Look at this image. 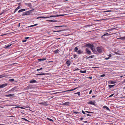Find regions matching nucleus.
Segmentation results:
<instances>
[{
  "mask_svg": "<svg viewBox=\"0 0 125 125\" xmlns=\"http://www.w3.org/2000/svg\"><path fill=\"white\" fill-rule=\"evenodd\" d=\"M85 112H86L88 113H93V112H90L87 111H85Z\"/></svg>",
  "mask_w": 125,
  "mask_h": 125,
  "instance_id": "obj_41",
  "label": "nucleus"
},
{
  "mask_svg": "<svg viewBox=\"0 0 125 125\" xmlns=\"http://www.w3.org/2000/svg\"><path fill=\"white\" fill-rule=\"evenodd\" d=\"M16 108H21L22 109H24L23 107H20V106H16Z\"/></svg>",
  "mask_w": 125,
  "mask_h": 125,
  "instance_id": "obj_35",
  "label": "nucleus"
},
{
  "mask_svg": "<svg viewBox=\"0 0 125 125\" xmlns=\"http://www.w3.org/2000/svg\"><path fill=\"white\" fill-rule=\"evenodd\" d=\"M33 88V87L31 85H29L27 86L26 87V89H32Z\"/></svg>",
  "mask_w": 125,
  "mask_h": 125,
  "instance_id": "obj_7",
  "label": "nucleus"
},
{
  "mask_svg": "<svg viewBox=\"0 0 125 125\" xmlns=\"http://www.w3.org/2000/svg\"><path fill=\"white\" fill-rule=\"evenodd\" d=\"M115 85H108L109 87V88H111L115 86Z\"/></svg>",
  "mask_w": 125,
  "mask_h": 125,
  "instance_id": "obj_21",
  "label": "nucleus"
},
{
  "mask_svg": "<svg viewBox=\"0 0 125 125\" xmlns=\"http://www.w3.org/2000/svg\"><path fill=\"white\" fill-rule=\"evenodd\" d=\"M109 57H108V58H105V59L106 60H108L109 59Z\"/></svg>",
  "mask_w": 125,
  "mask_h": 125,
  "instance_id": "obj_57",
  "label": "nucleus"
},
{
  "mask_svg": "<svg viewBox=\"0 0 125 125\" xmlns=\"http://www.w3.org/2000/svg\"><path fill=\"white\" fill-rule=\"evenodd\" d=\"M77 88H76L74 89H71V90H66V91H63L62 92H61V93H64V92H66L72 91H73V90H75Z\"/></svg>",
  "mask_w": 125,
  "mask_h": 125,
  "instance_id": "obj_9",
  "label": "nucleus"
},
{
  "mask_svg": "<svg viewBox=\"0 0 125 125\" xmlns=\"http://www.w3.org/2000/svg\"><path fill=\"white\" fill-rule=\"evenodd\" d=\"M47 119L48 120H49L50 121H52V122L53 121V120L52 119L50 118H47Z\"/></svg>",
  "mask_w": 125,
  "mask_h": 125,
  "instance_id": "obj_27",
  "label": "nucleus"
},
{
  "mask_svg": "<svg viewBox=\"0 0 125 125\" xmlns=\"http://www.w3.org/2000/svg\"><path fill=\"white\" fill-rule=\"evenodd\" d=\"M82 113L84 114H85V113L83 111V110H82Z\"/></svg>",
  "mask_w": 125,
  "mask_h": 125,
  "instance_id": "obj_51",
  "label": "nucleus"
},
{
  "mask_svg": "<svg viewBox=\"0 0 125 125\" xmlns=\"http://www.w3.org/2000/svg\"><path fill=\"white\" fill-rule=\"evenodd\" d=\"M26 40H23L22 41V42H26Z\"/></svg>",
  "mask_w": 125,
  "mask_h": 125,
  "instance_id": "obj_56",
  "label": "nucleus"
},
{
  "mask_svg": "<svg viewBox=\"0 0 125 125\" xmlns=\"http://www.w3.org/2000/svg\"><path fill=\"white\" fill-rule=\"evenodd\" d=\"M94 57V55H91V56H90V58H93Z\"/></svg>",
  "mask_w": 125,
  "mask_h": 125,
  "instance_id": "obj_45",
  "label": "nucleus"
},
{
  "mask_svg": "<svg viewBox=\"0 0 125 125\" xmlns=\"http://www.w3.org/2000/svg\"><path fill=\"white\" fill-rule=\"evenodd\" d=\"M111 56V54H109V57H108L109 58Z\"/></svg>",
  "mask_w": 125,
  "mask_h": 125,
  "instance_id": "obj_59",
  "label": "nucleus"
},
{
  "mask_svg": "<svg viewBox=\"0 0 125 125\" xmlns=\"http://www.w3.org/2000/svg\"><path fill=\"white\" fill-rule=\"evenodd\" d=\"M78 50V48L77 47H76L74 49V51L75 52H77V50Z\"/></svg>",
  "mask_w": 125,
  "mask_h": 125,
  "instance_id": "obj_25",
  "label": "nucleus"
},
{
  "mask_svg": "<svg viewBox=\"0 0 125 125\" xmlns=\"http://www.w3.org/2000/svg\"><path fill=\"white\" fill-rule=\"evenodd\" d=\"M56 15L50 16L49 17H57L60 16H63V15Z\"/></svg>",
  "mask_w": 125,
  "mask_h": 125,
  "instance_id": "obj_6",
  "label": "nucleus"
},
{
  "mask_svg": "<svg viewBox=\"0 0 125 125\" xmlns=\"http://www.w3.org/2000/svg\"><path fill=\"white\" fill-rule=\"evenodd\" d=\"M97 51L99 53H101L103 50L102 48L100 47H97Z\"/></svg>",
  "mask_w": 125,
  "mask_h": 125,
  "instance_id": "obj_1",
  "label": "nucleus"
},
{
  "mask_svg": "<svg viewBox=\"0 0 125 125\" xmlns=\"http://www.w3.org/2000/svg\"><path fill=\"white\" fill-rule=\"evenodd\" d=\"M12 44L9 45L5 47L6 48H9V47Z\"/></svg>",
  "mask_w": 125,
  "mask_h": 125,
  "instance_id": "obj_24",
  "label": "nucleus"
},
{
  "mask_svg": "<svg viewBox=\"0 0 125 125\" xmlns=\"http://www.w3.org/2000/svg\"><path fill=\"white\" fill-rule=\"evenodd\" d=\"M118 39H121V40H123V39H125V37H121L120 38H118Z\"/></svg>",
  "mask_w": 125,
  "mask_h": 125,
  "instance_id": "obj_33",
  "label": "nucleus"
},
{
  "mask_svg": "<svg viewBox=\"0 0 125 125\" xmlns=\"http://www.w3.org/2000/svg\"><path fill=\"white\" fill-rule=\"evenodd\" d=\"M88 78H89L90 79H92V77L91 76V77H88Z\"/></svg>",
  "mask_w": 125,
  "mask_h": 125,
  "instance_id": "obj_52",
  "label": "nucleus"
},
{
  "mask_svg": "<svg viewBox=\"0 0 125 125\" xmlns=\"http://www.w3.org/2000/svg\"><path fill=\"white\" fill-rule=\"evenodd\" d=\"M80 92H77V93H75V94H78V95H80Z\"/></svg>",
  "mask_w": 125,
  "mask_h": 125,
  "instance_id": "obj_39",
  "label": "nucleus"
},
{
  "mask_svg": "<svg viewBox=\"0 0 125 125\" xmlns=\"http://www.w3.org/2000/svg\"><path fill=\"white\" fill-rule=\"evenodd\" d=\"M38 76V75H42V73H39V74H36Z\"/></svg>",
  "mask_w": 125,
  "mask_h": 125,
  "instance_id": "obj_46",
  "label": "nucleus"
},
{
  "mask_svg": "<svg viewBox=\"0 0 125 125\" xmlns=\"http://www.w3.org/2000/svg\"><path fill=\"white\" fill-rule=\"evenodd\" d=\"M14 80L13 79H11L9 80V81L12 82L13 81H14Z\"/></svg>",
  "mask_w": 125,
  "mask_h": 125,
  "instance_id": "obj_30",
  "label": "nucleus"
},
{
  "mask_svg": "<svg viewBox=\"0 0 125 125\" xmlns=\"http://www.w3.org/2000/svg\"><path fill=\"white\" fill-rule=\"evenodd\" d=\"M7 83L3 84L1 85H0V88H3L7 86Z\"/></svg>",
  "mask_w": 125,
  "mask_h": 125,
  "instance_id": "obj_8",
  "label": "nucleus"
},
{
  "mask_svg": "<svg viewBox=\"0 0 125 125\" xmlns=\"http://www.w3.org/2000/svg\"><path fill=\"white\" fill-rule=\"evenodd\" d=\"M60 92H57V93H54V94H57V93H60Z\"/></svg>",
  "mask_w": 125,
  "mask_h": 125,
  "instance_id": "obj_62",
  "label": "nucleus"
},
{
  "mask_svg": "<svg viewBox=\"0 0 125 125\" xmlns=\"http://www.w3.org/2000/svg\"><path fill=\"white\" fill-rule=\"evenodd\" d=\"M4 101H0V103L1 102H4Z\"/></svg>",
  "mask_w": 125,
  "mask_h": 125,
  "instance_id": "obj_61",
  "label": "nucleus"
},
{
  "mask_svg": "<svg viewBox=\"0 0 125 125\" xmlns=\"http://www.w3.org/2000/svg\"><path fill=\"white\" fill-rule=\"evenodd\" d=\"M80 72L81 73H85L86 72V70H85L84 71H83L81 70L80 71Z\"/></svg>",
  "mask_w": 125,
  "mask_h": 125,
  "instance_id": "obj_22",
  "label": "nucleus"
},
{
  "mask_svg": "<svg viewBox=\"0 0 125 125\" xmlns=\"http://www.w3.org/2000/svg\"><path fill=\"white\" fill-rule=\"evenodd\" d=\"M42 59V61H44L46 59H44V58H43V59Z\"/></svg>",
  "mask_w": 125,
  "mask_h": 125,
  "instance_id": "obj_55",
  "label": "nucleus"
},
{
  "mask_svg": "<svg viewBox=\"0 0 125 125\" xmlns=\"http://www.w3.org/2000/svg\"><path fill=\"white\" fill-rule=\"evenodd\" d=\"M83 122L84 123H87L88 122L87 121H83Z\"/></svg>",
  "mask_w": 125,
  "mask_h": 125,
  "instance_id": "obj_58",
  "label": "nucleus"
},
{
  "mask_svg": "<svg viewBox=\"0 0 125 125\" xmlns=\"http://www.w3.org/2000/svg\"><path fill=\"white\" fill-rule=\"evenodd\" d=\"M66 63L67 65L68 66H69L71 62L70 61L68 60L66 61Z\"/></svg>",
  "mask_w": 125,
  "mask_h": 125,
  "instance_id": "obj_11",
  "label": "nucleus"
},
{
  "mask_svg": "<svg viewBox=\"0 0 125 125\" xmlns=\"http://www.w3.org/2000/svg\"><path fill=\"white\" fill-rule=\"evenodd\" d=\"M85 58H86L87 59H88V57H87V56L85 57Z\"/></svg>",
  "mask_w": 125,
  "mask_h": 125,
  "instance_id": "obj_64",
  "label": "nucleus"
},
{
  "mask_svg": "<svg viewBox=\"0 0 125 125\" xmlns=\"http://www.w3.org/2000/svg\"><path fill=\"white\" fill-rule=\"evenodd\" d=\"M64 26H55L54 27H63Z\"/></svg>",
  "mask_w": 125,
  "mask_h": 125,
  "instance_id": "obj_34",
  "label": "nucleus"
},
{
  "mask_svg": "<svg viewBox=\"0 0 125 125\" xmlns=\"http://www.w3.org/2000/svg\"><path fill=\"white\" fill-rule=\"evenodd\" d=\"M46 74L44 73H42V75H45Z\"/></svg>",
  "mask_w": 125,
  "mask_h": 125,
  "instance_id": "obj_54",
  "label": "nucleus"
},
{
  "mask_svg": "<svg viewBox=\"0 0 125 125\" xmlns=\"http://www.w3.org/2000/svg\"><path fill=\"white\" fill-rule=\"evenodd\" d=\"M21 118L23 119L24 120H25V121H28V122L29 121L28 120H27L25 118Z\"/></svg>",
  "mask_w": 125,
  "mask_h": 125,
  "instance_id": "obj_37",
  "label": "nucleus"
},
{
  "mask_svg": "<svg viewBox=\"0 0 125 125\" xmlns=\"http://www.w3.org/2000/svg\"><path fill=\"white\" fill-rule=\"evenodd\" d=\"M30 14V12L29 11H28L24 12L22 14V15L23 16H24L25 15H28Z\"/></svg>",
  "mask_w": 125,
  "mask_h": 125,
  "instance_id": "obj_2",
  "label": "nucleus"
},
{
  "mask_svg": "<svg viewBox=\"0 0 125 125\" xmlns=\"http://www.w3.org/2000/svg\"><path fill=\"white\" fill-rule=\"evenodd\" d=\"M19 4V6H18L16 8V11L17 10H18V9H21V7H20L21 6V4L20 3H18Z\"/></svg>",
  "mask_w": 125,
  "mask_h": 125,
  "instance_id": "obj_16",
  "label": "nucleus"
},
{
  "mask_svg": "<svg viewBox=\"0 0 125 125\" xmlns=\"http://www.w3.org/2000/svg\"><path fill=\"white\" fill-rule=\"evenodd\" d=\"M88 103L89 104H92L93 105H95L94 102L92 101L88 102Z\"/></svg>",
  "mask_w": 125,
  "mask_h": 125,
  "instance_id": "obj_13",
  "label": "nucleus"
},
{
  "mask_svg": "<svg viewBox=\"0 0 125 125\" xmlns=\"http://www.w3.org/2000/svg\"><path fill=\"white\" fill-rule=\"evenodd\" d=\"M103 108H106L107 110L110 111V110L109 109L107 106H104L103 107Z\"/></svg>",
  "mask_w": 125,
  "mask_h": 125,
  "instance_id": "obj_17",
  "label": "nucleus"
},
{
  "mask_svg": "<svg viewBox=\"0 0 125 125\" xmlns=\"http://www.w3.org/2000/svg\"><path fill=\"white\" fill-rule=\"evenodd\" d=\"M91 49L93 52L95 53H96L97 51H96V50H95L94 48V47L92 48H91Z\"/></svg>",
  "mask_w": 125,
  "mask_h": 125,
  "instance_id": "obj_12",
  "label": "nucleus"
},
{
  "mask_svg": "<svg viewBox=\"0 0 125 125\" xmlns=\"http://www.w3.org/2000/svg\"><path fill=\"white\" fill-rule=\"evenodd\" d=\"M70 102H67L62 104V105H69Z\"/></svg>",
  "mask_w": 125,
  "mask_h": 125,
  "instance_id": "obj_14",
  "label": "nucleus"
},
{
  "mask_svg": "<svg viewBox=\"0 0 125 125\" xmlns=\"http://www.w3.org/2000/svg\"><path fill=\"white\" fill-rule=\"evenodd\" d=\"M59 50H58V49L56 50L55 51H54V53L55 54H56L58 53V52Z\"/></svg>",
  "mask_w": 125,
  "mask_h": 125,
  "instance_id": "obj_23",
  "label": "nucleus"
},
{
  "mask_svg": "<svg viewBox=\"0 0 125 125\" xmlns=\"http://www.w3.org/2000/svg\"><path fill=\"white\" fill-rule=\"evenodd\" d=\"M93 25H86V27H90V26H92Z\"/></svg>",
  "mask_w": 125,
  "mask_h": 125,
  "instance_id": "obj_47",
  "label": "nucleus"
},
{
  "mask_svg": "<svg viewBox=\"0 0 125 125\" xmlns=\"http://www.w3.org/2000/svg\"><path fill=\"white\" fill-rule=\"evenodd\" d=\"M92 90H91L90 91V92H89V94H91L92 92Z\"/></svg>",
  "mask_w": 125,
  "mask_h": 125,
  "instance_id": "obj_49",
  "label": "nucleus"
},
{
  "mask_svg": "<svg viewBox=\"0 0 125 125\" xmlns=\"http://www.w3.org/2000/svg\"><path fill=\"white\" fill-rule=\"evenodd\" d=\"M105 76V75L104 74H102V75H101L100 76H101V77H104Z\"/></svg>",
  "mask_w": 125,
  "mask_h": 125,
  "instance_id": "obj_44",
  "label": "nucleus"
},
{
  "mask_svg": "<svg viewBox=\"0 0 125 125\" xmlns=\"http://www.w3.org/2000/svg\"><path fill=\"white\" fill-rule=\"evenodd\" d=\"M77 52L79 54H80L83 53L82 51L81 50H78Z\"/></svg>",
  "mask_w": 125,
  "mask_h": 125,
  "instance_id": "obj_20",
  "label": "nucleus"
},
{
  "mask_svg": "<svg viewBox=\"0 0 125 125\" xmlns=\"http://www.w3.org/2000/svg\"><path fill=\"white\" fill-rule=\"evenodd\" d=\"M26 10L25 9H22L19 10L18 12V13H20L21 12L24 11Z\"/></svg>",
  "mask_w": 125,
  "mask_h": 125,
  "instance_id": "obj_18",
  "label": "nucleus"
},
{
  "mask_svg": "<svg viewBox=\"0 0 125 125\" xmlns=\"http://www.w3.org/2000/svg\"><path fill=\"white\" fill-rule=\"evenodd\" d=\"M46 21H49L50 22H54V21L52 20H47Z\"/></svg>",
  "mask_w": 125,
  "mask_h": 125,
  "instance_id": "obj_29",
  "label": "nucleus"
},
{
  "mask_svg": "<svg viewBox=\"0 0 125 125\" xmlns=\"http://www.w3.org/2000/svg\"><path fill=\"white\" fill-rule=\"evenodd\" d=\"M20 23L17 24L18 25H17V26L18 27H19L20 26Z\"/></svg>",
  "mask_w": 125,
  "mask_h": 125,
  "instance_id": "obj_48",
  "label": "nucleus"
},
{
  "mask_svg": "<svg viewBox=\"0 0 125 125\" xmlns=\"http://www.w3.org/2000/svg\"><path fill=\"white\" fill-rule=\"evenodd\" d=\"M110 34H109L108 33H105V34H104V35H103L102 36H101V38H103V36H107L110 35Z\"/></svg>",
  "mask_w": 125,
  "mask_h": 125,
  "instance_id": "obj_15",
  "label": "nucleus"
},
{
  "mask_svg": "<svg viewBox=\"0 0 125 125\" xmlns=\"http://www.w3.org/2000/svg\"><path fill=\"white\" fill-rule=\"evenodd\" d=\"M38 103L40 104H42V105H44L45 106L47 105V102H44L40 103Z\"/></svg>",
  "mask_w": 125,
  "mask_h": 125,
  "instance_id": "obj_4",
  "label": "nucleus"
},
{
  "mask_svg": "<svg viewBox=\"0 0 125 125\" xmlns=\"http://www.w3.org/2000/svg\"><path fill=\"white\" fill-rule=\"evenodd\" d=\"M42 68H41L39 69H38L36 71H39L41 70H42Z\"/></svg>",
  "mask_w": 125,
  "mask_h": 125,
  "instance_id": "obj_36",
  "label": "nucleus"
},
{
  "mask_svg": "<svg viewBox=\"0 0 125 125\" xmlns=\"http://www.w3.org/2000/svg\"><path fill=\"white\" fill-rule=\"evenodd\" d=\"M13 94H9L8 95H5V96L7 97H10L12 96Z\"/></svg>",
  "mask_w": 125,
  "mask_h": 125,
  "instance_id": "obj_19",
  "label": "nucleus"
},
{
  "mask_svg": "<svg viewBox=\"0 0 125 125\" xmlns=\"http://www.w3.org/2000/svg\"><path fill=\"white\" fill-rule=\"evenodd\" d=\"M96 96H92V97H95Z\"/></svg>",
  "mask_w": 125,
  "mask_h": 125,
  "instance_id": "obj_63",
  "label": "nucleus"
},
{
  "mask_svg": "<svg viewBox=\"0 0 125 125\" xmlns=\"http://www.w3.org/2000/svg\"><path fill=\"white\" fill-rule=\"evenodd\" d=\"M5 76L4 74H2L0 75V78H2Z\"/></svg>",
  "mask_w": 125,
  "mask_h": 125,
  "instance_id": "obj_32",
  "label": "nucleus"
},
{
  "mask_svg": "<svg viewBox=\"0 0 125 125\" xmlns=\"http://www.w3.org/2000/svg\"><path fill=\"white\" fill-rule=\"evenodd\" d=\"M65 30H62L56 31H54V32H61V31H64Z\"/></svg>",
  "mask_w": 125,
  "mask_h": 125,
  "instance_id": "obj_31",
  "label": "nucleus"
},
{
  "mask_svg": "<svg viewBox=\"0 0 125 125\" xmlns=\"http://www.w3.org/2000/svg\"><path fill=\"white\" fill-rule=\"evenodd\" d=\"M74 57L75 58H76L77 57V55L75 54H74L73 55Z\"/></svg>",
  "mask_w": 125,
  "mask_h": 125,
  "instance_id": "obj_40",
  "label": "nucleus"
},
{
  "mask_svg": "<svg viewBox=\"0 0 125 125\" xmlns=\"http://www.w3.org/2000/svg\"><path fill=\"white\" fill-rule=\"evenodd\" d=\"M86 46L90 48L91 49L93 47H94V46L93 44H86Z\"/></svg>",
  "mask_w": 125,
  "mask_h": 125,
  "instance_id": "obj_3",
  "label": "nucleus"
},
{
  "mask_svg": "<svg viewBox=\"0 0 125 125\" xmlns=\"http://www.w3.org/2000/svg\"><path fill=\"white\" fill-rule=\"evenodd\" d=\"M83 117H81V118H80V120H83Z\"/></svg>",
  "mask_w": 125,
  "mask_h": 125,
  "instance_id": "obj_53",
  "label": "nucleus"
},
{
  "mask_svg": "<svg viewBox=\"0 0 125 125\" xmlns=\"http://www.w3.org/2000/svg\"><path fill=\"white\" fill-rule=\"evenodd\" d=\"M86 52L88 54L90 55L91 53V52L88 48H87L86 49Z\"/></svg>",
  "mask_w": 125,
  "mask_h": 125,
  "instance_id": "obj_5",
  "label": "nucleus"
},
{
  "mask_svg": "<svg viewBox=\"0 0 125 125\" xmlns=\"http://www.w3.org/2000/svg\"><path fill=\"white\" fill-rule=\"evenodd\" d=\"M114 94H111V95L109 96V97H111L112 96L114 95Z\"/></svg>",
  "mask_w": 125,
  "mask_h": 125,
  "instance_id": "obj_38",
  "label": "nucleus"
},
{
  "mask_svg": "<svg viewBox=\"0 0 125 125\" xmlns=\"http://www.w3.org/2000/svg\"><path fill=\"white\" fill-rule=\"evenodd\" d=\"M111 84H114L115 83L114 82V81H111Z\"/></svg>",
  "mask_w": 125,
  "mask_h": 125,
  "instance_id": "obj_43",
  "label": "nucleus"
},
{
  "mask_svg": "<svg viewBox=\"0 0 125 125\" xmlns=\"http://www.w3.org/2000/svg\"><path fill=\"white\" fill-rule=\"evenodd\" d=\"M29 38V37H25V38L26 40L27 39H28Z\"/></svg>",
  "mask_w": 125,
  "mask_h": 125,
  "instance_id": "obj_50",
  "label": "nucleus"
},
{
  "mask_svg": "<svg viewBox=\"0 0 125 125\" xmlns=\"http://www.w3.org/2000/svg\"><path fill=\"white\" fill-rule=\"evenodd\" d=\"M30 83H37V81L36 80L32 79L29 82Z\"/></svg>",
  "mask_w": 125,
  "mask_h": 125,
  "instance_id": "obj_10",
  "label": "nucleus"
},
{
  "mask_svg": "<svg viewBox=\"0 0 125 125\" xmlns=\"http://www.w3.org/2000/svg\"><path fill=\"white\" fill-rule=\"evenodd\" d=\"M91 115H89V114H87V116H91Z\"/></svg>",
  "mask_w": 125,
  "mask_h": 125,
  "instance_id": "obj_60",
  "label": "nucleus"
},
{
  "mask_svg": "<svg viewBox=\"0 0 125 125\" xmlns=\"http://www.w3.org/2000/svg\"><path fill=\"white\" fill-rule=\"evenodd\" d=\"M73 112V113H74L75 114H77L79 113L78 112H75V111Z\"/></svg>",
  "mask_w": 125,
  "mask_h": 125,
  "instance_id": "obj_42",
  "label": "nucleus"
},
{
  "mask_svg": "<svg viewBox=\"0 0 125 125\" xmlns=\"http://www.w3.org/2000/svg\"><path fill=\"white\" fill-rule=\"evenodd\" d=\"M40 18H42L44 19V18H49V17H44V16H42V17H40Z\"/></svg>",
  "mask_w": 125,
  "mask_h": 125,
  "instance_id": "obj_26",
  "label": "nucleus"
},
{
  "mask_svg": "<svg viewBox=\"0 0 125 125\" xmlns=\"http://www.w3.org/2000/svg\"><path fill=\"white\" fill-rule=\"evenodd\" d=\"M38 25L37 24H35L34 25H31L29 26V27H34V26H35L37 25Z\"/></svg>",
  "mask_w": 125,
  "mask_h": 125,
  "instance_id": "obj_28",
  "label": "nucleus"
}]
</instances>
